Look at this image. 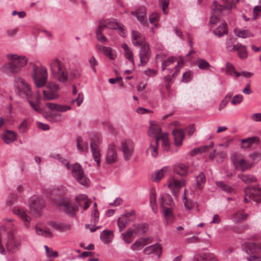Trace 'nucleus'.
<instances>
[{
    "mask_svg": "<svg viewBox=\"0 0 261 261\" xmlns=\"http://www.w3.org/2000/svg\"><path fill=\"white\" fill-rule=\"evenodd\" d=\"M75 201L77 204L71 206L68 198L60 199L58 202L60 206L63 207V210L68 215L73 217L77 211L78 207L84 206V210H86L90 206L91 202L88 200L86 195H80L76 197Z\"/></svg>",
    "mask_w": 261,
    "mask_h": 261,
    "instance_id": "1",
    "label": "nucleus"
},
{
    "mask_svg": "<svg viewBox=\"0 0 261 261\" xmlns=\"http://www.w3.org/2000/svg\"><path fill=\"white\" fill-rule=\"evenodd\" d=\"M7 58L9 62L4 67L9 73L13 75L19 73L22 68L26 65L28 61L25 56L16 54H8Z\"/></svg>",
    "mask_w": 261,
    "mask_h": 261,
    "instance_id": "2",
    "label": "nucleus"
},
{
    "mask_svg": "<svg viewBox=\"0 0 261 261\" xmlns=\"http://www.w3.org/2000/svg\"><path fill=\"white\" fill-rule=\"evenodd\" d=\"M49 65L51 74L56 79L61 82H66L68 79L67 71L63 63L56 58L51 60Z\"/></svg>",
    "mask_w": 261,
    "mask_h": 261,
    "instance_id": "3",
    "label": "nucleus"
},
{
    "mask_svg": "<svg viewBox=\"0 0 261 261\" xmlns=\"http://www.w3.org/2000/svg\"><path fill=\"white\" fill-rule=\"evenodd\" d=\"M33 79L37 88H41L47 84L48 73L44 66H33Z\"/></svg>",
    "mask_w": 261,
    "mask_h": 261,
    "instance_id": "4",
    "label": "nucleus"
},
{
    "mask_svg": "<svg viewBox=\"0 0 261 261\" xmlns=\"http://www.w3.org/2000/svg\"><path fill=\"white\" fill-rule=\"evenodd\" d=\"M67 168L71 170L72 176L79 184L83 186L88 185L89 179L85 174L84 169L80 164L69 165L67 163Z\"/></svg>",
    "mask_w": 261,
    "mask_h": 261,
    "instance_id": "5",
    "label": "nucleus"
},
{
    "mask_svg": "<svg viewBox=\"0 0 261 261\" xmlns=\"http://www.w3.org/2000/svg\"><path fill=\"white\" fill-rule=\"evenodd\" d=\"M135 144L130 139H125L122 141L119 149L123 152L125 161L129 160L132 156Z\"/></svg>",
    "mask_w": 261,
    "mask_h": 261,
    "instance_id": "6",
    "label": "nucleus"
},
{
    "mask_svg": "<svg viewBox=\"0 0 261 261\" xmlns=\"http://www.w3.org/2000/svg\"><path fill=\"white\" fill-rule=\"evenodd\" d=\"M223 5H219L217 2H214V6L213 10L216 13H223V11L227 10L228 13L235 6L236 3L239 2V0H223Z\"/></svg>",
    "mask_w": 261,
    "mask_h": 261,
    "instance_id": "7",
    "label": "nucleus"
},
{
    "mask_svg": "<svg viewBox=\"0 0 261 261\" xmlns=\"http://www.w3.org/2000/svg\"><path fill=\"white\" fill-rule=\"evenodd\" d=\"M247 195L256 203H261V188L258 185L247 187Z\"/></svg>",
    "mask_w": 261,
    "mask_h": 261,
    "instance_id": "8",
    "label": "nucleus"
},
{
    "mask_svg": "<svg viewBox=\"0 0 261 261\" xmlns=\"http://www.w3.org/2000/svg\"><path fill=\"white\" fill-rule=\"evenodd\" d=\"M139 55L140 62L138 65L145 66L149 60L151 56V50L148 44L141 47Z\"/></svg>",
    "mask_w": 261,
    "mask_h": 261,
    "instance_id": "9",
    "label": "nucleus"
},
{
    "mask_svg": "<svg viewBox=\"0 0 261 261\" xmlns=\"http://www.w3.org/2000/svg\"><path fill=\"white\" fill-rule=\"evenodd\" d=\"M185 181L184 179L178 180L174 177L171 178L169 180L168 187L172 191L173 194L177 196L180 188L185 186Z\"/></svg>",
    "mask_w": 261,
    "mask_h": 261,
    "instance_id": "10",
    "label": "nucleus"
},
{
    "mask_svg": "<svg viewBox=\"0 0 261 261\" xmlns=\"http://www.w3.org/2000/svg\"><path fill=\"white\" fill-rule=\"evenodd\" d=\"M232 162L235 167L236 168L240 167L242 172H244L246 170L249 169L252 166V164L248 163L245 159H239L237 157V154H234L233 155Z\"/></svg>",
    "mask_w": 261,
    "mask_h": 261,
    "instance_id": "11",
    "label": "nucleus"
},
{
    "mask_svg": "<svg viewBox=\"0 0 261 261\" xmlns=\"http://www.w3.org/2000/svg\"><path fill=\"white\" fill-rule=\"evenodd\" d=\"M161 128L158 124L151 121L150 127L148 131V134L150 137H153L155 139L156 145H159V140L161 139Z\"/></svg>",
    "mask_w": 261,
    "mask_h": 261,
    "instance_id": "12",
    "label": "nucleus"
},
{
    "mask_svg": "<svg viewBox=\"0 0 261 261\" xmlns=\"http://www.w3.org/2000/svg\"><path fill=\"white\" fill-rule=\"evenodd\" d=\"M132 43L135 46H141V47L148 44L145 41L143 36L137 31H132Z\"/></svg>",
    "mask_w": 261,
    "mask_h": 261,
    "instance_id": "13",
    "label": "nucleus"
},
{
    "mask_svg": "<svg viewBox=\"0 0 261 261\" xmlns=\"http://www.w3.org/2000/svg\"><path fill=\"white\" fill-rule=\"evenodd\" d=\"M42 200L36 196L32 197L30 200V208L34 212H39L43 207Z\"/></svg>",
    "mask_w": 261,
    "mask_h": 261,
    "instance_id": "14",
    "label": "nucleus"
},
{
    "mask_svg": "<svg viewBox=\"0 0 261 261\" xmlns=\"http://www.w3.org/2000/svg\"><path fill=\"white\" fill-rule=\"evenodd\" d=\"M143 252L145 254L155 253L158 255L159 257L162 252V247L160 244L156 243L146 247L144 249Z\"/></svg>",
    "mask_w": 261,
    "mask_h": 261,
    "instance_id": "15",
    "label": "nucleus"
},
{
    "mask_svg": "<svg viewBox=\"0 0 261 261\" xmlns=\"http://www.w3.org/2000/svg\"><path fill=\"white\" fill-rule=\"evenodd\" d=\"M90 148L91 149L92 156L94 161L96 162L98 167L100 165V153L97 144L94 142H91Z\"/></svg>",
    "mask_w": 261,
    "mask_h": 261,
    "instance_id": "16",
    "label": "nucleus"
},
{
    "mask_svg": "<svg viewBox=\"0 0 261 261\" xmlns=\"http://www.w3.org/2000/svg\"><path fill=\"white\" fill-rule=\"evenodd\" d=\"M117 153L114 145H111L108 150L106 155V161L109 164H112L116 161Z\"/></svg>",
    "mask_w": 261,
    "mask_h": 261,
    "instance_id": "17",
    "label": "nucleus"
},
{
    "mask_svg": "<svg viewBox=\"0 0 261 261\" xmlns=\"http://www.w3.org/2000/svg\"><path fill=\"white\" fill-rule=\"evenodd\" d=\"M19 246L18 242L15 241L13 236L9 238L8 241L7 243L6 247L8 252L14 253L17 251Z\"/></svg>",
    "mask_w": 261,
    "mask_h": 261,
    "instance_id": "18",
    "label": "nucleus"
},
{
    "mask_svg": "<svg viewBox=\"0 0 261 261\" xmlns=\"http://www.w3.org/2000/svg\"><path fill=\"white\" fill-rule=\"evenodd\" d=\"M172 134L174 136L175 145H180L184 138V132L181 129H175L172 131Z\"/></svg>",
    "mask_w": 261,
    "mask_h": 261,
    "instance_id": "19",
    "label": "nucleus"
},
{
    "mask_svg": "<svg viewBox=\"0 0 261 261\" xmlns=\"http://www.w3.org/2000/svg\"><path fill=\"white\" fill-rule=\"evenodd\" d=\"M132 14L135 15L137 19L142 24H145L147 21L146 11L144 7H141L136 11L133 12Z\"/></svg>",
    "mask_w": 261,
    "mask_h": 261,
    "instance_id": "20",
    "label": "nucleus"
},
{
    "mask_svg": "<svg viewBox=\"0 0 261 261\" xmlns=\"http://www.w3.org/2000/svg\"><path fill=\"white\" fill-rule=\"evenodd\" d=\"M206 181V177L203 172H200L199 174L196 176V184L194 187L196 190H201Z\"/></svg>",
    "mask_w": 261,
    "mask_h": 261,
    "instance_id": "21",
    "label": "nucleus"
},
{
    "mask_svg": "<svg viewBox=\"0 0 261 261\" xmlns=\"http://www.w3.org/2000/svg\"><path fill=\"white\" fill-rule=\"evenodd\" d=\"M47 107L51 110L61 112H66L71 109L70 106H62L54 103H46Z\"/></svg>",
    "mask_w": 261,
    "mask_h": 261,
    "instance_id": "22",
    "label": "nucleus"
},
{
    "mask_svg": "<svg viewBox=\"0 0 261 261\" xmlns=\"http://www.w3.org/2000/svg\"><path fill=\"white\" fill-rule=\"evenodd\" d=\"M107 28L109 29L119 30L123 34L121 35L124 36V26L120 24L116 20L113 19L112 20L109 21L107 22Z\"/></svg>",
    "mask_w": 261,
    "mask_h": 261,
    "instance_id": "23",
    "label": "nucleus"
},
{
    "mask_svg": "<svg viewBox=\"0 0 261 261\" xmlns=\"http://www.w3.org/2000/svg\"><path fill=\"white\" fill-rule=\"evenodd\" d=\"M213 33L217 36L221 37L228 33L227 24L223 23L213 30Z\"/></svg>",
    "mask_w": 261,
    "mask_h": 261,
    "instance_id": "24",
    "label": "nucleus"
},
{
    "mask_svg": "<svg viewBox=\"0 0 261 261\" xmlns=\"http://www.w3.org/2000/svg\"><path fill=\"white\" fill-rule=\"evenodd\" d=\"M188 166L182 163H179L174 166V171L180 176L187 175Z\"/></svg>",
    "mask_w": 261,
    "mask_h": 261,
    "instance_id": "25",
    "label": "nucleus"
},
{
    "mask_svg": "<svg viewBox=\"0 0 261 261\" xmlns=\"http://www.w3.org/2000/svg\"><path fill=\"white\" fill-rule=\"evenodd\" d=\"M226 73L230 76L237 78L240 76L239 72L236 71L234 66L229 62H226L225 64Z\"/></svg>",
    "mask_w": 261,
    "mask_h": 261,
    "instance_id": "26",
    "label": "nucleus"
},
{
    "mask_svg": "<svg viewBox=\"0 0 261 261\" xmlns=\"http://www.w3.org/2000/svg\"><path fill=\"white\" fill-rule=\"evenodd\" d=\"M121 47L124 50V57L125 58L130 61L132 64L134 65L135 61L134 59V55L130 48L126 43L122 44Z\"/></svg>",
    "mask_w": 261,
    "mask_h": 261,
    "instance_id": "27",
    "label": "nucleus"
},
{
    "mask_svg": "<svg viewBox=\"0 0 261 261\" xmlns=\"http://www.w3.org/2000/svg\"><path fill=\"white\" fill-rule=\"evenodd\" d=\"M238 177L246 184L253 183L256 181V178L250 174H240L238 175Z\"/></svg>",
    "mask_w": 261,
    "mask_h": 261,
    "instance_id": "28",
    "label": "nucleus"
},
{
    "mask_svg": "<svg viewBox=\"0 0 261 261\" xmlns=\"http://www.w3.org/2000/svg\"><path fill=\"white\" fill-rule=\"evenodd\" d=\"M173 203L171 196L168 194H164L161 197V205L162 207H165L166 205L171 206Z\"/></svg>",
    "mask_w": 261,
    "mask_h": 261,
    "instance_id": "29",
    "label": "nucleus"
},
{
    "mask_svg": "<svg viewBox=\"0 0 261 261\" xmlns=\"http://www.w3.org/2000/svg\"><path fill=\"white\" fill-rule=\"evenodd\" d=\"M147 244V239L144 238L141 240H138L132 245L131 249L134 251L139 250Z\"/></svg>",
    "mask_w": 261,
    "mask_h": 261,
    "instance_id": "30",
    "label": "nucleus"
},
{
    "mask_svg": "<svg viewBox=\"0 0 261 261\" xmlns=\"http://www.w3.org/2000/svg\"><path fill=\"white\" fill-rule=\"evenodd\" d=\"M134 234H136V232L134 230V228H130L127 229L126 232L125 233H122L121 234L123 240L125 241L126 243H130L132 241V239L131 238L133 236Z\"/></svg>",
    "mask_w": 261,
    "mask_h": 261,
    "instance_id": "31",
    "label": "nucleus"
},
{
    "mask_svg": "<svg viewBox=\"0 0 261 261\" xmlns=\"http://www.w3.org/2000/svg\"><path fill=\"white\" fill-rule=\"evenodd\" d=\"M16 135L14 132L8 130L3 136V140L7 143L9 144L15 141Z\"/></svg>",
    "mask_w": 261,
    "mask_h": 261,
    "instance_id": "32",
    "label": "nucleus"
},
{
    "mask_svg": "<svg viewBox=\"0 0 261 261\" xmlns=\"http://www.w3.org/2000/svg\"><path fill=\"white\" fill-rule=\"evenodd\" d=\"M236 39L233 37L228 38L226 40V48L228 51L233 52L236 51L237 44H234Z\"/></svg>",
    "mask_w": 261,
    "mask_h": 261,
    "instance_id": "33",
    "label": "nucleus"
},
{
    "mask_svg": "<svg viewBox=\"0 0 261 261\" xmlns=\"http://www.w3.org/2000/svg\"><path fill=\"white\" fill-rule=\"evenodd\" d=\"M133 228L136 232V234L144 233L148 229V226L147 224H136L133 225Z\"/></svg>",
    "mask_w": 261,
    "mask_h": 261,
    "instance_id": "34",
    "label": "nucleus"
},
{
    "mask_svg": "<svg viewBox=\"0 0 261 261\" xmlns=\"http://www.w3.org/2000/svg\"><path fill=\"white\" fill-rule=\"evenodd\" d=\"M236 50L238 51V56L241 59H245L247 57V53L246 50V46L242 45L240 43H237Z\"/></svg>",
    "mask_w": 261,
    "mask_h": 261,
    "instance_id": "35",
    "label": "nucleus"
},
{
    "mask_svg": "<svg viewBox=\"0 0 261 261\" xmlns=\"http://www.w3.org/2000/svg\"><path fill=\"white\" fill-rule=\"evenodd\" d=\"M51 226L53 228L60 231H68L71 228V226L70 225L64 223H57L53 222Z\"/></svg>",
    "mask_w": 261,
    "mask_h": 261,
    "instance_id": "36",
    "label": "nucleus"
},
{
    "mask_svg": "<svg viewBox=\"0 0 261 261\" xmlns=\"http://www.w3.org/2000/svg\"><path fill=\"white\" fill-rule=\"evenodd\" d=\"M248 216V215L247 214H243L241 212H238L233 215L232 219L235 223H240L246 220Z\"/></svg>",
    "mask_w": 261,
    "mask_h": 261,
    "instance_id": "37",
    "label": "nucleus"
},
{
    "mask_svg": "<svg viewBox=\"0 0 261 261\" xmlns=\"http://www.w3.org/2000/svg\"><path fill=\"white\" fill-rule=\"evenodd\" d=\"M40 96L39 94H38L37 99L36 102H33L31 100H28V102H29L32 108L36 112L38 113H41L42 112V109L40 108L39 103H40Z\"/></svg>",
    "mask_w": 261,
    "mask_h": 261,
    "instance_id": "38",
    "label": "nucleus"
},
{
    "mask_svg": "<svg viewBox=\"0 0 261 261\" xmlns=\"http://www.w3.org/2000/svg\"><path fill=\"white\" fill-rule=\"evenodd\" d=\"M113 233L112 230H105L100 234V239L105 244H108L110 242V237Z\"/></svg>",
    "mask_w": 261,
    "mask_h": 261,
    "instance_id": "39",
    "label": "nucleus"
},
{
    "mask_svg": "<svg viewBox=\"0 0 261 261\" xmlns=\"http://www.w3.org/2000/svg\"><path fill=\"white\" fill-rule=\"evenodd\" d=\"M168 167H164L161 170L157 171L154 175H152V178L153 181L158 182L163 177L164 173L168 171Z\"/></svg>",
    "mask_w": 261,
    "mask_h": 261,
    "instance_id": "40",
    "label": "nucleus"
},
{
    "mask_svg": "<svg viewBox=\"0 0 261 261\" xmlns=\"http://www.w3.org/2000/svg\"><path fill=\"white\" fill-rule=\"evenodd\" d=\"M235 35L241 38H246L253 36V35L247 30H234Z\"/></svg>",
    "mask_w": 261,
    "mask_h": 261,
    "instance_id": "41",
    "label": "nucleus"
},
{
    "mask_svg": "<svg viewBox=\"0 0 261 261\" xmlns=\"http://www.w3.org/2000/svg\"><path fill=\"white\" fill-rule=\"evenodd\" d=\"M43 99L44 100H50L57 99L59 97L58 94L53 93L52 92L46 90H43Z\"/></svg>",
    "mask_w": 261,
    "mask_h": 261,
    "instance_id": "42",
    "label": "nucleus"
},
{
    "mask_svg": "<svg viewBox=\"0 0 261 261\" xmlns=\"http://www.w3.org/2000/svg\"><path fill=\"white\" fill-rule=\"evenodd\" d=\"M256 139H257V138L254 137L242 139L241 141L242 144V148L244 149L249 148L251 146V145L255 142V140Z\"/></svg>",
    "mask_w": 261,
    "mask_h": 261,
    "instance_id": "43",
    "label": "nucleus"
},
{
    "mask_svg": "<svg viewBox=\"0 0 261 261\" xmlns=\"http://www.w3.org/2000/svg\"><path fill=\"white\" fill-rule=\"evenodd\" d=\"M14 213L19 216L22 219L26 222H30V218L27 215L25 212L21 208H18L14 210Z\"/></svg>",
    "mask_w": 261,
    "mask_h": 261,
    "instance_id": "44",
    "label": "nucleus"
},
{
    "mask_svg": "<svg viewBox=\"0 0 261 261\" xmlns=\"http://www.w3.org/2000/svg\"><path fill=\"white\" fill-rule=\"evenodd\" d=\"M76 147L79 151L82 152L88 148V144H83V140L81 137L79 136L76 138Z\"/></svg>",
    "mask_w": 261,
    "mask_h": 261,
    "instance_id": "45",
    "label": "nucleus"
},
{
    "mask_svg": "<svg viewBox=\"0 0 261 261\" xmlns=\"http://www.w3.org/2000/svg\"><path fill=\"white\" fill-rule=\"evenodd\" d=\"M197 64L198 67L201 69H206L210 67L208 62L204 59L199 58L197 60Z\"/></svg>",
    "mask_w": 261,
    "mask_h": 261,
    "instance_id": "46",
    "label": "nucleus"
},
{
    "mask_svg": "<svg viewBox=\"0 0 261 261\" xmlns=\"http://www.w3.org/2000/svg\"><path fill=\"white\" fill-rule=\"evenodd\" d=\"M36 233L39 235H41L45 237H51L52 233L48 230H43L40 227L36 226L35 227Z\"/></svg>",
    "mask_w": 261,
    "mask_h": 261,
    "instance_id": "47",
    "label": "nucleus"
},
{
    "mask_svg": "<svg viewBox=\"0 0 261 261\" xmlns=\"http://www.w3.org/2000/svg\"><path fill=\"white\" fill-rule=\"evenodd\" d=\"M46 89L52 92L53 93L58 94V92L59 90V87L57 84L54 83L49 82L46 85Z\"/></svg>",
    "mask_w": 261,
    "mask_h": 261,
    "instance_id": "48",
    "label": "nucleus"
},
{
    "mask_svg": "<svg viewBox=\"0 0 261 261\" xmlns=\"http://www.w3.org/2000/svg\"><path fill=\"white\" fill-rule=\"evenodd\" d=\"M15 82L16 83L18 84V86H19V88H20L21 86H24L26 88H27V92L28 94H29L30 92L29 90V85L25 82L24 80L20 77H16L15 79Z\"/></svg>",
    "mask_w": 261,
    "mask_h": 261,
    "instance_id": "49",
    "label": "nucleus"
},
{
    "mask_svg": "<svg viewBox=\"0 0 261 261\" xmlns=\"http://www.w3.org/2000/svg\"><path fill=\"white\" fill-rule=\"evenodd\" d=\"M176 59L174 57H170L162 63V70H166L167 67L175 62Z\"/></svg>",
    "mask_w": 261,
    "mask_h": 261,
    "instance_id": "50",
    "label": "nucleus"
},
{
    "mask_svg": "<svg viewBox=\"0 0 261 261\" xmlns=\"http://www.w3.org/2000/svg\"><path fill=\"white\" fill-rule=\"evenodd\" d=\"M103 53L110 59L113 60L115 58V55L113 53L112 49L111 47H102Z\"/></svg>",
    "mask_w": 261,
    "mask_h": 261,
    "instance_id": "51",
    "label": "nucleus"
},
{
    "mask_svg": "<svg viewBox=\"0 0 261 261\" xmlns=\"http://www.w3.org/2000/svg\"><path fill=\"white\" fill-rule=\"evenodd\" d=\"M159 6L162 7V10L165 14H167L168 12L167 9L169 4V0H159Z\"/></svg>",
    "mask_w": 261,
    "mask_h": 261,
    "instance_id": "52",
    "label": "nucleus"
},
{
    "mask_svg": "<svg viewBox=\"0 0 261 261\" xmlns=\"http://www.w3.org/2000/svg\"><path fill=\"white\" fill-rule=\"evenodd\" d=\"M91 223L95 225L99 220V214L97 209H94L91 213Z\"/></svg>",
    "mask_w": 261,
    "mask_h": 261,
    "instance_id": "53",
    "label": "nucleus"
},
{
    "mask_svg": "<svg viewBox=\"0 0 261 261\" xmlns=\"http://www.w3.org/2000/svg\"><path fill=\"white\" fill-rule=\"evenodd\" d=\"M216 185L219 188L221 189V190L227 193H230L232 190V189L230 187L226 185L222 181L217 182Z\"/></svg>",
    "mask_w": 261,
    "mask_h": 261,
    "instance_id": "54",
    "label": "nucleus"
},
{
    "mask_svg": "<svg viewBox=\"0 0 261 261\" xmlns=\"http://www.w3.org/2000/svg\"><path fill=\"white\" fill-rule=\"evenodd\" d=\"M251 257L255 259L254 261H261V245L255 247L254 255Z\"/></svg>",
    "mask_w": 261,
    "mask_h": 261,
    "instance_id": "55",
    "label": "nucleus"
},
{
    "mask_svg": "<svg viewBox=\"0 0 261 261\" xmlns=\"http://www.w3.org/2000/svg\"><path fill=\"white\" fill-rule=\"evenodd\" d=\"M186 194V191L184 193V197L183 198V201L185 204V206L188 210H192L194 206L195 203H193L191 200L188 199L185 196Z\"/></svg>",
    "mask_w": 261,
    "mask_h": 261,
    "instance_id": "56",
    "label": "nucleus"
},
{
    "mask_svg": "<svg viewBox=\"0 0 261 261\" xmlns=\"http://www.w3.org/2000/svg\"><path fill=\"white\" fill-rule=\"evenodd\" d=\"M117 224L119 227V231H122L127 224V221H125L124 219L121 217H119L117 220Z\"/></svg>",
    "mask_w": 261,
    "mask_h": 261,
    "instance_id": "57",
    "label": "nucleus"
},
{
    "mask_svg": "<svg viewBox=\"0 0 261 261\" xmlns=\"http://www.w3.org/2000/svg\"><path fill=\"white\" fill-rule=\"evenodd\" d=\"M161 139H162L163 141V145L164 147V149L167 150L169 149V142L168 140V137L167 135H163L161 137Z\"/></svg>",
    "mask_w": 261,
    "mask_h": 261,
    "instance_id": "58",
    "label": "nucleus"
},
{
    "mask_svg": "<svg viewBox=\"0 0 261 261\" xmlns=\"http://www.w3.org/2000/svg\"><path fill=\"white\" fill-rule=\"evenodd\" d=\"M243 98V96L242 95L238 94L233 97L231 99V102L234 105L240 103Z\"/></svg>",
    "mask_w": 261,
    "mask_h": 261,
    "instance_id": "59",
    "label": "nucleus"
},
{
    "mask_svg": "<svg viewBox=\"0 0 261 261\" xmlns=\"http://www.w3.org/2000/svg\"><path fill=\"white\" fill-rule=\"evenodd\" d=\"M29 89L30 93L29 94H28V93L27 92V88L24 87V86H21V87L20 88H19V93H20V95L22 96V95L24 94V95H25L27 97L31 96L32 95V91H31V87L30 86H29Z\"/></svg>",
    "mask_w": 261,
    "mask_h": 261,
    "instance_id": "60",
    "label": "nucleus"
},
{
    "mask_svg": "<svg viewBox=\"0 0 261 261\" xmlns=\"http://www.w3.org/2000/svg\"><path fill=\"white\" fill-rule=\"evenodd\" d=\"M194 261H207V254H199L195 256Z\"/></svg>",
    "mask_w": 261,
    "mask_h": 261,
    "instance_id": "61",
    "label": "nucleus"
},
{
    "mask_svg": "<svg viewBox=\"0 0 261 261\" xmlns=\"http://www.w3.org/2000/svg\"><path fill=\"white\" fill-rule=\"evenodd\" d=\"M249 157L253 161L258 162L261 160V154L257 152H253L249 155Z\"/></svg>",
    "mask_w": 261,
    "mask_h": 261,
    "instance_id": "62",
    "label": "nucleus"
},
{
    "mask_svg": "<svg viewBox=\"0 0 261 261\" xmlns=\"http://www.w3.org/2000/svg\"><path fill=\"white\" fill-rule=\"evenodd\" d=\"M83 99H84L83 95L81 93H79L78 97H76L75 99H73L71 101V103H73L76 102L77 106L78 107H79L81 106V103L83 102Z\"/></svg>",
    "mask_w": 261,
    "mask_h": 261,
    "instance_id": "63",
    "label": "nucleus"
},
{
    "mask_svg": "<svg viewBox=\"0 0 261 261\" xmlns=\"http://www.w3.org/2000/svg\"><path fill=\"white\" fill-rule=\"evenodd\" d=\"M191 72L190 71L186 72L182 75V82L187 83L191 81Z\"/></svg>",
    "mask_w": 261,
    "mask_h": 261,
    "instance_id": "64",
    "label": "nucleus"
}]
</instances>
